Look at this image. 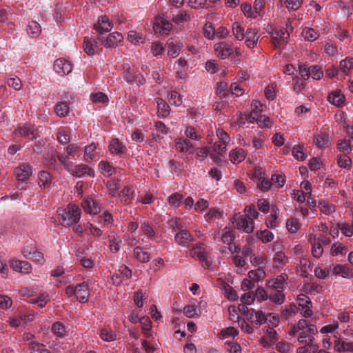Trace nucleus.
Segmentation results:
<instances>
[{"label": "nucleus", "instance_id": "33", "mask_svg": "<svg viewBox=\"0 0 353 353\" xmlns=\"http://www.w3.org/2000/svg\"><path fill=\"white\" fill-rule=\"evenodd\" d=\"M39 183L41 187L48 188L52 183V177L47 171H41L38 174Z\"/></svg>", "mask_w": 353, "mask_h": 353}, {"label": "nucleus", "instance_id": "7", "mask_svg": "<svg viewBox=\"0 0 353 353\" xmlns=\"http://www.w3.org/2000/svg\"><path fill=\"white\" fill-rule=\"evenodd\" d=\"M190 255L194 259H198L205 269H210L212 265V261L208 258L207 252L203 250H198V248H192L190 250Z\"/></svg>", "mask_w": 353, "mask_h": 353}, {"label": "nucleus", "instance_id": "59", "mask_svg": "<svg viewBox=\"0 0 353 353\" xmlns=\"http://www.w3.org/2000/svg\"><path fill=\"white\" fill-rule=\"evenodd\" d=\"M132 194L133 191L132 189L128 186H125L120 192V196L125 203H128L132 198Z\"/></svg>", "mask_w": 353, "mask_h": 353}, {"label": "nucleus", "instance_id": "38", "mask_svg": "<svg viewBox=\"0 0 353 353\" xmlns=\"http://www.w3.org/2000/svg\"><path fill=\"white\" fill-rule=\"evenodd\" d=\"M353 69V58L347 57L340 61L339 70L345 75L349 74L350 70Z\"/></svg>", "mask_w": 353, "mask_h": 353}, {"label": "nucleus", "instance_id": "12", "mask_svg": "<svg viewBox=\"0 0 353 353\" xmlns=\"http://www.w3.org/2000/svg\"><path fill=\"white\" fill-rule=\"evenodd\" d=\"M234 239L235 232L234 231L227 227L222 230L221 241L223 243L229 245L228 249L231 252H239V249L234 245H232Z\"/></svg>", "mask_w": 353, "mask_h": 353}, {"label": "nucleus", "instance_id": "18", "mask_svg": "<svg viewBox=\"0 0 353 353\" xmlns=\"http://www.w3.org/2000/svg\"><path fill=\"white\" fill-rule=\"evenodd\" d=\"M10 267L15 271L23 274H28L32 270V265L26 261L11 260L10 261Z\"/></svg>", "mask_w": 353, "mask_h": 353}, {"label": "nucleus", "instance_id": "26", "mask_svg": "<svg viewBox=\"0 0 353 353\" xmlns=\"http://www.w3.org/2000/svg\"><path fill=\"white\" fill-rule=\"evenodd\" d=\"M14 133L28 138L29 140H33L36 138V132L33 128L28 125L19 126L15 130Z\"/></svg>", "mask_w": 353, "mask_h": 353}, {"label": "nucleus", "instance_id": "36", "mask_svg": "<svg viewBox=\"0 0 353 353\" xmlns=\"http://www.w3.org/2000/svg\"><path fill=\"white\" fill-rule=\"evenodd\" d=\"M273 261L274 267L281 268L286 264V263L288 261V259L285 256L284 252L279 251L275 253Z\"/></svg>", "mask_w": 353, "mask_h": 353}, {"label": "nucleus", "instance_id": "56", "mask_svg": "<svg viewBox=\"0 0 353 353\" xmlns=\"http://www.w3.org/2000/svg\"><path fill=\"white\" fill-rule=\"evenodd\" d=\"M336 148L340 152H343L346 154H350L352 150V146L350 145V143H347L346 139L339 141Z\"/></svg>", "mask_w": 353, "mask_h": 353}, {"label": "nucleus", "instance_id": "41", "mask_svg": "<svg viewBox=\"0 0 353 353\" xmlns=\"http://www.w3.org/2000/svg\"><path fill=\"white\" fill-rule=\"evenodd\" d=\"M96 149L97 145L94 143H92L85 148L83 157L85 161L89 163L90 161L94 158Z\"/></svg>", "mask_w": 353, "mask_h": 353}, {"label": "nucleus", "instance_id": "4", "mask_svg": "<svg viewBox=\"0 0 353 353\" xmlns=\"http://www.w3.org/2000/svg\"><path fill=\"white\" fill-rule=\"evenodd\" d=\"M95 30L98 32V39L103 41V34L110 32L112 28V24L106 15L99 18L98 22L94 25Z\"/></svg>", "mask_w": 353, "mask_h": 353}, {"label": "nucleus", "instance_id": "14", "mask_svg": "<svg viewBox=\"0 0 353 353\" xmlns=\"http://www.w3.org/2000/svg\"><path fill=\"white\" fill-rule=\"evenodd\" d=\"M54 69L60 75H67L72 72L71 63L65 59H58L54 63Z\"/></svg>", "mask_w": 353, "mask_h": 353}, {"label": "nucleus", "instance_id": "2", "mask_svg": "<svg viewBox=\"0 0 353 353\" xmlns=\"http://www.w3.org/2000/svg\"><path fill=\"white\" fill-rule=\"evenodd\" d=\"M60 163L70 174L75 177H82L85 174L90 176H94V171L85 164H79L74 166L72 161H68L63 157L60 159Z\"/></svg>", "mask_w": 353, "mask_h": 353}, {"label": "nucleus", "instance_id": "31", "mask_svg": "<svg viewBox=\"0 0 353 353\" xmlns=\"http://www.w3.org/2000/svg\"><path fill=\"white\" fill-rule=\"evenodd\" d=\"M299 263L301 276L307 278L309 274V271L312 268L313 263L306 258L301 259Z\"/></svg>", "mask_w": 353, "mask_h": 353}, {"label": "nucleus", "instance_id": "21", "mask_svg": "<svg viewBox=\"0 0 353 353\" xmlns=\"http://www.w3.org/2000/svg\"><path fill=\"white\" fill-rule=\"evenodd\" d=\"M81 206L85 212L89 214H97L101 211V208L98 203L92 199L83 200Z\"/></svg>", "mask_w": 353, "mask_h": 353}, {"label": "nucleus", "instance_id": "25", "mask_svg": "<svg viewBox=\"0 0 353 353\" xmlns=\"http://www.w3.org/2000/svg\"><path fill=\"white\" fill-rule=\"evenodd\" d=\"M109 150L112 154L121 155L125 153L127 149L118 139H114L110 143Z\"/></svg>", "mask_w": 353, "mask_h": 353}, {"label": "nucleus", "instance_id": "19", "mask_svg": "<svg viewBox=\"0 0 353 353\" xmlns=\"http://www.w3.org/2000/svg\"><path fill=\"white\" fill-rule=\"evenodd\" d=\"M123 36L118 32H112L105 39L103 37V41H101L103 46L106 48H112L118 46V43L122 41Z\"/></svg>", "mask_w": 353, "mask_h": 353}, {"label": "nucleus", "instance_id": "32", "mask_svg": "<svg viewBox=\"0 0 353 353\" xmlns=\"http://www.w3.org/2000/svg\"><path fill=\"white\" fill-rule=\"evenodd\" d=\"M69 105L66 101H60L54 107V112L59 117H65L69 113Z\"/></svg>", "mask_w": 353, "mask_h": 353}, {"label": "nucleus", "instance_id": "20", "mask_svg": "<svg viewBox=\"0 0 353 353\" xmlns=\"http://www.w3.org/2000/svg\"><path fill=\"white\" fill-rule=\"evenodd\" d=\"M65 153L59 154L57 155V159L59 162H60V159H61V158H62V157L63 158H65L68 161H72L70 157L74 159V156L80 152L81 147H80V145H79L78 144H76V143H70L65 148Z\"/></svg>", "mask_w": 353, "mask_h": 353}, {"label": "nucleus", "instance_id": "10", "mask_svg": "<svg viewBox=\"0 0 353 353\" xmlns=\"http://www.w3.org/2000/svg\"><path fill=\"white\" fill-rule=\"evenodd\" d=\"M14 172L18 181H26L32 173V168L29 163H22Z\"/></svg>", "mask_w": 353, "mask_h": 353}, {"label": "nucleus", "instance_id": "48", "mask_svg": "<svg viewBox=\"0 0 353 353\" xmlns=\"http://www.w3.org/2000/svg\"><path fill=\"white\" fill-rule=\"evenodd\" d=\"M256 236L258 239H260L263 243H269L272 241L274 235L270 230H265L257 231Z\"/></svg>", "mask_w": 353, "mask_h": 353}, {"label": "nucleus", "instance_id": "43", "mask_svg": "<svg viewBox=\"0 0 353 353\" xmlns=\"http://www.w3.org/2000/svg\"><path fill=\"white\" fill-rule=\"evenodd\" d=\"M181 46L179 44L174 43L173 41L168 43V55L170 57H176L181 52Z\"/></svg>", "mask_w": 353, "mask_h": 353}, {"label": "nucleus", "instance_id": "17", "mask_svg": "<svg viewBox=\"0 0 353 353\" xmlns=\"http://www.w3.org/2000/svg\"><path fill=\"white\" fill-rule=\"evenodd\" d=\"M89 288L85 282L76 285V298L81 303H86L89 299Z\"/></svg>", "mask_w": 353, "mask_h": 353}, {"label": "nucleus", "instance_id": "35", "mask_svg": "<svg viewBox=\"0 0 353 353\" xmlns=\"http://www.w3.org/2000/svg\"><path fill=\"white\" fill-rule=\"evenodd\" d=\"M52 332L59 338H64L66 336L67 330L65 325L59 322H55L52 325Z\"/></svg>", "mask_w": 353, "mask_h": 353}, {"label": "nucleus", "instance_id": "63", "mask_svg": "<svg viewBox=\"0 0 353 353\" xmlns=\"http://www.w3.org/2000/svg\"><path fill=\"white\" fill-rule=\"evenodd\" d=\"M296 310V305L294 304H291L281 312V316L283 319L287 320L289 317L295 314Z\"/></svg>", "mask_w": 353, "mask_h": 353}, {"label": "nucleus", "instance_id": "1", "mask_svg": "<svg viewBox=\"0 0 353 353\" xmlns=\"http://www.w3.org/2000/svg\"><path fill=\"white\" fill-rule=\"evenodd\" d=\"M81 215V209L76 205L69 203L65 208L59 212L61 217V223L65 227H70L74 223H77Z\"/></svg>", "mask_w": 353, "mask_h": 353}, {"label": "nucleus", "instance_id": "30", "mask_svg": "<svg viewBox=\"0 0 353 353\" xmlns=\"http://www.w3.org/2000/svg\"><path fill=\"white\" fill-rule=\"evenodd\" d=\"M157 103L159 117H166L170 112L169 105L162 99H158Z\"/></svg>", "mask_w": 353, "mask_h": 353}, {"label": "nucleus", "instance_id": "22", "mask_svg": "<svg viewBox=\"0 0 353 353\" xmlns=\"http://www.w3.org/2000/svg\"><path fill=\"white\" fill-rule=\"evenodd\" d=\"M218 56L223 59L228 58L233 52L231 46L225 42H220L214 46Z\"/></svg>", "mask_w": 353, "mask_h": 353}, {"label": "nucleus", "instance_id": "8", "mask_svg": "<svg viewBox=\"0 0 353 353\" xmlns=\"http://www.w3.org/2000/svg\"><path fill=\"white\" fill-rule=\"evenodd\" d=\"M174 147L177 152L181 153H193V143L187 138L179 137L175 139Z\"/></svg>", "mask_w": 353, "mask_h": 353}, {"label": "nucleus", "instance_id": "3", "mask_svg": "<svg viewBox=\"0 0 353 353\" xmlns=\"http://www.w3.org/2000/svg\"><path fill=\"white\" fill-rule=\"evenodd\" d=\"M231 221L236 229L242 230L246 233H251L254 230V221H249L244 215L235 214Z\"/></svg>", "mask_w": 353, "mask_h": 353}, {"label": "nucleus", "instance_id": "5", "mask_svg": "<svg viewBox=\"0 0 353 353\" xmlns=\"http://www.w3.org/2000/svg\"><path fill=\"white\" fill-rule=\"evenodd\" d=\"M327 100L337 108H342L346 105V98L339 89L331 91L327 97Z\"/></svg>", "mask_w": 353, "mask_h": 353}, {"label": "nucleus", "instance_id": "37", "mask_svg": "<svg viewBox=\"0 0 353 353\" xmlns=\"http://www.w3.org/2000/svg\"><path fill=\"white\" fill-rule=\"evenodd\" d=\"M139 323H141L143 329V332L144 336L146 338H150L151 334V327H152V321L150 318L148 316H143L140 319Z\"/></svg>", "mask_w": 353, "mask_h": 353}, {"label": "nucleus", "instance_id": "23", "mask_svg": "<svg viewBox=\"0 0 353 353\" xmlns=\"http://www.w3.org/2000/svg\"><path fill=\"white\" fill-rule=\"evenodd\" d=\"M334 347L336 351L340 353H353V341H346L337 339L334 341Z\"/></svg>", "mask_w": 353, "mask_h": 353}, {"label": "nucleus", "instance_id": "52", "mask_svg": "<svg viewBox=\"0 0 353 353\" xmlns=\"http://www.w3.org/2000/svg\"><path fill=\"white\" fill-rule=\"evenodd\" d=\"M304 148L301 145H296L292 148V154L294 158L299 161H303L306 155L303 152Z\"/></svg>", "mask_w": 353, "mask_h": 353}, {"label": "nucleus", "instance_id": "57", "mask_svg": "<svg viewBox=\"0 0 353 353\" xmlns=\"http://www.w3.org/2000/svg\"><path fill=\"white\" fill-rule=\"evenodd\" d=\"M347 251L345 246L341 243H334L331 248V254L332 256H337L339 254H345Z\"/></svg>", "mask_w": 353, "mask_h": 353}, {"label": "nucleus", "instance_id": "47", "mask_svg": "<svg viewBox=\"0 0 353 353\" xmlns=\"http://www.w3.org/2000/svg\"><path fill=\"white\" fill-rule=\"evenodd\" d=\"M337 163L342 168L350 169L351 168V159L346 154H341L337 157Z\"/></svg>", "mask_w": 353, "mask_h": 353}, {"label": "nucleus", "instance_id": "58", "mask_svg": "<svg viewBox=\"0 0 353 353\" xmlns=\"http://www.w3.org/2000/svg\"><path fill=\"white\" fill-rule=\"evenodd\" d=\"M170 103L171 105L179 106L182 104V96L176 91H172L170 93Z\"/></svg>", "mask_w": 353, "mask_h": 353}, {"label": "nucleus", "instance_id": "15", "mask_svg": "<svg viewBox=\"0 0 353 353\" xmlns=\"http://www.w3.org/2000/svg\"><path fill=\"white\" fill-rule=\"evenodd\" d=\"M272 37V43L275 48H277L281 43L285 40V34L289 36L288 31H285L283 28H272L271 31L269 32Z\"/></svg>", "mask_w": 353, "mask_h": 353}, {"label": "nucleus", "instance_id": "54", "mask_svg": "<svg viewBox=\"0 0 353 353\" xmlns=\"http://www.w3.org/2000/svg\"><path fill=\"white\" fill-rule=\"evenodd\" d=\"M286 228L290 233H296L300 228L298 219H289L286 222Z\"/></svg>", "mask_w": 353, "mask_h": 353}, {"label": "nucleus", "instance_id": "42", "mask_svg": "<svg viewBox=\"0 0 353 353\" xmlns=\"http://www.w3.org/2000/svg\"><path fill=\"white\" fill-rule=\"evenodd\" d=\"M141 230L149 239H153L156 236L154 227L149 221L143 223L141 226Z\"/></svg>", "mask_w": 353, "mask_h": 353}, {"label": "nucleus", "instance_id": "50", "mask_svg": "<svg viewBox=\"0 0 353 353\" xmlns=\"http://www.w3.org/2000/svg\"><path fill=\"white\" fill-rule=\"evenodd\" d=\"M182 199H183V195L178 192H175V193L172 194L168 197V203L171 206L174 207V208H178L180 206Z\"/></svg>", "mask_w": 353, "mask_h": 353}, {"label": "nucleus", "instance_id": "28", "mask_svg": "<svg viewBox=\"0 0 353 353\" xmlns=\"http://www.w3.org/2000/svg\"><path fill=\"white\" fill-rule=\"evenodd\" d=\"M230 160L233 163H239L243 161L245 158V152L242 148H235L230 152Z\"/></svg>", "mask_w": 353, "mask_h": 353}, {"label": "nucleus", "instance_id": "49", "mask_svg": "<svg viewBox=\"0 0 353 353\" xmlns=\"http://www.w3.org/2000/svg\"><path fill=\"white\" fill-rule=\"evenodd\" d=\"M289 10H297L302 5L303 0H280Z\"/></svg>", "mask_w": 353, "mask_h": 353}, {"label": "nucleus", "instance_id": "24", "mask_svg": "<svg viewBox=\"0 0 353 353\" xmlns=\"http://www.w3.org/2000/svg\"><path fill=\"white\" fill-rule=\"evenodd\" d=\"M268 299L272 303L281 305L285 300V295L283 293V290H268Z\"/></svg>", "mask_w": 353, "mask_h": 353}, {"label": "nucleus", "instance_id": "45", "mask_svg": "<svg viewBox=\"0 0 353 353\" xmlns=\"http://www.w3.org/2000/svg\"><path fill=\"white\" fill-rule=\"evenodd\" d=\"M232 33L239 41H241L245 38L244 28L238 22H234L232 24Z\"/></svg>", "mask_w": 353, "mask_h": 353}, {"label": "nucleus", "instance_id": "55", "mask_svg": "<svg viewBox=\"0 0 353 353\" xmlns=\"http://www.w3.org/2000/svg\"><path fill=\"white\" fill-rule=\"evenodd\" d=\"M185 135L187 139L194 141H199L201 139V135H199L196 129L192 126H188L185 130Z\"/></svg>", "mask_w": 353, "mask_h": 353}, {"label": "nucleus", "instance_id": "29", "mask_svg": "<svg viewBox=\"0 0 353 353\" xmlns=\"http://www.w3.org/2000/svg\"><path fill=\"white\" fill-rule=\"evenodd\" d=\"M133 256L141 263H148L151 259L150 253L146 251H143V248L139 246L134 248Z\"/></svg>", "mask_w": 353, "mask_h": 353}, {"label": "nucleus", "instance_id": "6", "mask_svg": "<svg viewBox=\"0 0 353 353\" xmlns=\"http://www.w3.org/2000/svg\"><path fill=\"white\" fill-rule=\"evenodd\" d=\"M190 255L194 259H198L205 269H210L212 265V261L208 258L207 252L203 250H198V248H192L190 250Z\"/></svg>", "mask_w": 353, "mask_h": 353}, {"label": "nucleus", "instance_id": "16", "mask_svg": "<svg viewBox=\"0 0 353 353\" xmlns=\"http://www.w3.org/2000/svg\"><path fill=\"white\" fill-rule=\"evenodd\" d=\"M83 48L89 56L98 53L101 50L96 40L88 37H84Z\"/></svg>", "mask_w": 353, "mask_h": 353}, {"label": "nucleus", "instance_id": "64", "mask_svg": "<svg viewBox=\"0 0 353 353\" xmlns=\"http://www.w3.org/2000/svg\"><path fill=\"white\" fill-rule=\"evenodd\" d=\"M227 351L230 353H241V347L239 344L232 341H227L225 343Z\"/></svg>", "mask_w": 353, "mask_h": 353}, {"label": "nucleus", "instance_id": "51", "mask_svg": "<svg viewBox=\"0 0 353 353\" xmlns=\"http://www.w3.org/2000/svg\"><path fill=\"white\" fill-rule=\"evenodd\" d=\"M244 212L245 213L244 216H245L249 221L252 220V221H254V219H256L259 214L255 207L252 205L245 206Z\"/></svg>", "mask_w": 353, "mask_h": 353}, {"label": "nucleus", "instance_id": "27", "mask_svg": "<svg viewBox=\"0 0 353 353\" xmlns=\"http://www.w3.org/2000/svg\"><path fill=\"white\" fill-rule=\"evenodd\" d=\"M332 272L335 275H341L343 278H352L353 272L347 265L338 264L335 265L332 270Z\"/></svg>", "mask_w": 353, "mask_h": 353}, {"label": "nucleus", "instance_id": "9", "mask_svg": "<svg viewBox=\"0 0 353 353\" xmlns=\"http://www.w3.org/2000/svg\"><path fill=\"white\" fill-rule=\"evenodd\" d=\"M172 23L163 16H159L156 18L154 29L163 34H168L172 29Z\"/></svg>", "mask_w": 353, "mask_h": 353}, {"label": "nucleus", "instance_id": "44", "mask_svg": "<svg viewBox=\"0 0 353 353\" xmlns=\"http://www.w3.org/2000/svg\"><path fill=\"white\" fill-rule=\"evenodd\" d=\"M302 35L305 39L310 41H315L319 37V34L314 29L307 27L303 30Z\"/></svg>", "mask_w": 353, "mask_h": 353}, {"label": "nucleus", "instance_id": "11", "mask_svg": "<svg viewBox=\"0 0 353 353\" xmlns=\"http://www.w3.org/2000/svg\"><path fill=\"white\" fill-rule=\"evenodd\" d=\"M288 279V276L283 273L276 278L269 280L266 283L267 288L268 290H284L285 285Z\"/></svg>", "mask_w": 353, "mask_h": 353}, {"label": "nucleus", "instance_id": "34", "mask_svg": "<svg viewBox=\"0 0 353 353\" xmlns=\"http://www.w3.org/2000/svg\"><path fill=\"white\" fill-rule=\"evenodd\" d=\"M41 32V26L35 21H32L28 23L27 28L28 34L32 38L39 37Z\"/></svg>", "mask_w": 353, "mask_h": 353}, {"label": "nucleus", "instance_id": "39", "mask_svg": "<svg viewBox=\"0 0 353 353\" xmlns=\"http://www.w3.org/2000/svg\"><path fill=\"white\" fill-rule=\"evenodd\" d=\"M313 141L317 148H325L328 143V134L325 132L318 134L314 136Z\"/></svg>", "mask_w": 353, "mask_h": 353}, {"label": "nucleus", "instance_id": "46", "mask_svg": "<svg viewBox=\"0 0 353 353\" xmlns=\"http://www.w3.org/2000/svg\"><path fill=\"white\" fill-rule=\"evenodd\" d=\"M128 39L130 42L135 45L144 42V39L142 34L133 30H131L128 33Z\"/></svg>", "mask_w": 353, "mask_h": 353}, {"label": "nucleus", "instance_id": "60", "mask_svg": "<svg viewBox=\"0 0 353 353\" xmlns=\"http://www.w3.org/2000/svg\"><path fill=\"white\" fill-rule=\"evenodd\" d=\"M203 34L208 39H213L215 35V29L212 23L207 22L203 27Z\"/></svg>", "mask_w": 353, "mask_h": 353}, {"label": "nucleus", "instance_id": "61", "mask_svg": "<svg viewBox=\"0 0 353 353\" xmlns=\"http://www.w3.org/2000/svg\"><path fill=\"white\" fill-rule=\"evenodd\" d=\"M7 84L9 87L12 88L17 91L20 90L22 86L21 81L17 77L9 78L7 80Z\"/></svg>", "mask_w": 353, "mask_h": 353}, {"label": "nucleus", "instance_id": "13", "mask_svg": "<svg viewBox=\"0 0 353 353\" xmlns=\"http://www.w3.org/2000/svg\"><path fill=\"white\" fill-rule=\"evenodd\" d=\"M174 240L179 245L188 248L194 241V237L185 228L175 234Z\"/></svg>", "mask_w": 353, "mask_h": 353}, {"label": "nucleus", "instance_id": "40", "mask_svg": "<svg viewBox=\"0 0 353 353\" xmlns=\"http://www.w3.org/2000/svg\"><path fill=\"white\" fill-rule=\"evenodd\" d=\"M265 276V272L263 270L262 267H259L256 270H250L248 272V277L254 282H258L260 280L263 279Z\"/></svg>", "mask_w": 353, "mask_h": 353}, {"label": "nucleus", "instance_id": "53", "mask_svg": "<svg viewBox=\"0 0 353 353\" xmlns=\"http://www.w3.org/2000/svg\"><path fill=\"white\" fill-rule=\"evenodd\" d=\"M90 99L92 100V101L93 103H107L108 101V96L101 92H96V93H92L91 95H90Z\"/></svg>", "mask_w": 353, "mask_h": 353}, {"label": "nucleus", "instance_id": "62", "mask_svg": "<svg viewBox=\"0 0 353 353\" xmlns=\"http://www.w3.org/2000/svg\"><path fill=\"white\" fill-rule=\"evenodd\" d=\"M293 91L296 94L300 93L305 88V83L299 77H293Z\"/></svg>", "mask_w": 353, "mask_h": 353}]
</instances>
